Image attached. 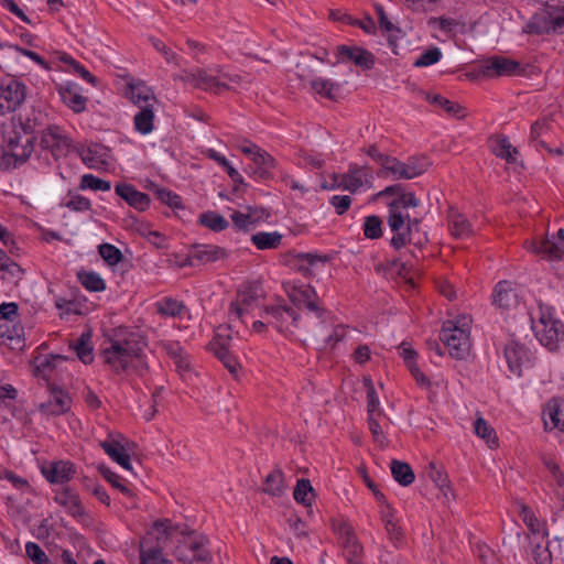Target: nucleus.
I'll list each match as a JSON object with an SVG mask.
<instances>
[{"label":"nucleus","mask_w":564,"mask_h":564,"mask_svg":"<svg viewBox=\"0 0 564 564\" xmlns=\"http://www.w3.org/2000/svg\"><path fill=\"white\" fill-rule=\"evenodd\" d=\"M230 217L234 226L239 230H249L260 220V216L241 212H234Z\"/></svg>","instance_id":"680f3d73"},{"label":"nucleus","mask_w":564,"mask_h":564,"mask_svg":"<svg viewBox=\"0 0 564 564\" xmlns=\"http://www.w3.org/2000/svg\"><path fill=\"white\" fill-rule=\"evenodd\" d=\"M54 500L58 505L66 508L68 513L72 514L73 517L84 514V508L82 506L78 494L68 487L56 492Z\"/></svg>","instance_id":"bb28decb"},{"label":"nucleus","mask_w":564,"mask_h":564,"mask_svg":"<svg viewBox=\"0 0 564 564\" xmlns=\"http://www.w3.org/2000/svg\"><path fill=\"white\" fill-rule=\"evenodd\" d=\"M425 99L435 105L441 107L445 112H447L449 116H453L457 119H463L466 117L465 108L462 107L459 104L452 101L442 95L438 94H425Z\"/></svg>","instance_id":"c9c22d12"},{"label":"nucleus","mask_w":564,"mask_h":564,"mask_svg":"<svg viewBox=\"0 0 564 564\" xmlns=\"http://www.w3.org/2000/svg\"><path fill=\"white\" fill-rule=\"evenodd\" d=\"M0 97L7 102V109L17 110L26 98V86L17 79H9L0 85Z\"/></svg>","instance_id":"2eb2a0df"},{"label":"nucleus","mask_w":564,"mask_h":564,"mask_svg":"<svg viewBox=\"0 0 564 564\" xmlns=\"http://www.w3.org/2000/svg\"><path fill=\"white\" fill-rule=\"evenodd\" d=\"M534 252L547 260L564 259V241H558L555 237L545 238L534 247Z\"/></svg>","instance_id":"c85d7f7f"},{"label":"nucleus","mask_w":564,"mask_h":564,"mask_svg":"<svg viewBox=\"0 0 564 564\" xmlns=\"http://www.w3.org/2000/svg\"><path fill=\"white\" fill-rule=\"evenodd\" d=\"M336 50L339 57L338 62L349 61L362 70H370L375 67V55L364 47L338 45Z\"/></svg>","instance_id":"4468645a"},{"label":"nucleus","mask_w":564,"mask_h":564,"mask_svg":"<svg viewBox=\"0 0 564 564\" xmlns=\"http://www.w3.org/2000/svg\"><path fill=\"white\" fill-rule=\"evenodd\" d=\"M83 161L90 167L97 165H108L110 160V150L100 143H90L82 153Z\"/></svg>","instance_id":"a878e982"},{"label":"nucleus","mask_w":564,"mask_h":564,"mask_svg":"<svg viewBox=\"0 0 564 564\" xmlns=\"http://www.w3.org/2000/svg\"><path fill=\"white\" fill-rule=\"evenodd\" d=\"M156 311L161 316L178 317L185 310L183 302L172 297H164L155 304Z\"/></svg>","instance_id":"a18cd8bd"},{"label":"nucleus","mask_w":564,"mask_h":564,"mask_svg":"<svg viewBox=\"0 0 564 564\" xmlns=\"http://www.w3.org/2000/svg\"><path fill=\"white\" fill-rule=\"evenodd\" d=\"M550 130V122L546 119L538 120L531 126L530 140L532 142H536V147H542L549 152L552 151L551 148L546 145V142L541 139Z\"/></svg>","instance_id":"6e6d98bb"},{"label":"nucleus","mask_w":564,"mask_h":564,"mask_svg":"<svg viewBox=\"0 0 564 564\" xmlns=\"http://www.w3.org/2000/svg\"><path fill=\"white\" fill-rule=\"evenodd\" d=\"M364 235L368 239H378L382 236V220L379 216L371 215L365 218Z\"/></svg>","instance_id":"bf43d9fd"},{"label":"nucleus","mask_w":564,"mask_h":564,"mask_svg":"<svg viewBox=\"0 0 564 564\" xmlns=\"http://www.w3.org/2000/svg\"><path fill=\"white\" fill-rule=\"evenodd\" d=\"M519 303V296L510 281H499L492 293V304L500 310H511Z\"/></svg>","instance_id":"a211bd4d"},{"label":"nucleus","mask_w":564,"mask_h":564,"mask_svg":"<svg viewBox=\"0 0 564 564\" xmlns=\"http://www.w3.org/2000/svg\"><path fill=\"white\" fill-rule=\"evenodd\" d=\"M311 87L316 94L330 100H335L340 90V84L321 77L313 79Z\"/></svg>","instance_id":"c03bdc74"},{"label":"nucleus","mask_w":564,"mask_h":564,"mask_svg":"<svg viewBox=\"0 0 564 564\" xmlns=\"http://www.w3.org/2000/svg\"><path fill=\"white\" fill-rule=\"evenodd\" d=\"M475 433L486 441L489 447L498 446V437L496 431L482 419L479 417L474 424Z\"/></svg>","instance_id":"864d4df0"},{"label":"nucleus","mask_w":564,"mask_h":564,"mask_svg":"<svg viewBox=\"0 0 564 564\" xmlns=\"http://www.w3.org/2000/svg\"><path fill=\"white\" fill-rule=\"evenodd\" d=\"M230 326L221 328L219 327L216 335L209 343V349L214 355L223 362V365L232 375H237L239 369V362L230 354L229 345L231 341V335L229 334Z\"/></svg>","instance_id":"9d476101"},{"label":"nucleus","mask_w":564,"mask_h":564,"mask_svg":"<svg viewBox=\"0 0 564 564\" xmlns=\"http://www.w3.org/2000/svg\"><path fill=\"white\" fill-rule=\"evenodd\" d=\"M429 478L441 489H449V481L447 475L436 466L435 463L431 462L427 466Z\"/></svg>","instance_id":"e2e57ef3"},{"label":"nucleus","mask_w":564,"mask_h":564,"mask_svg":"<svg viewBox=\"0 0 564 564\" xmlns=\"http://www.w3.org/2000/svg\"><path fill=\"white\" fill-rule=\"evenodd\" d=\"M282 235L278 231H260L251 236L252 243L259 250L276 249L282 242Z\"/></svg>","instance_id":"a19ab883"},{"label":"nucleus","mask_w":564,"mask_h":564,"mask_svg":"<svg viewBox=\"0 0 564 564\" xmlns=\"http://www.w3.org/2000/svg\"><path fill=\"white\" fill-rule=\"evenodd\" d=\"M35 137H23L17 133L13 138L8 141V147L11 150V158H14L15 162L22 164L32 154L34 150Z\"/></svg>","instance_id":"5701e85b"},{"label":"nucleus","mask_w":564,"mask_h":564,"mask_svg":"<svg viewBox=\"0 0 564 564\" xmlns=\"http://www.w3.org/2000/svg\"><path fill=\"white\" fill-rule=\"evenodd\" d=\"M505 356L510 371L521 376L522 366L529 361L528 349L517 341H510L505 348Z\"/></svg>","instance_id":"4be33fe9"},{"label":"nucleus","mask_w":564,"mask_h":564,"mask_svg":"<svg viewBox=\"0 0 564 564\" xmlns=\"http://www.w3.org/2000/svg\"><path fill=\"white\" fill-rule=\"evenodd\" d=\"M523 70L520 63L503 56H492L481 65V74L490 78L520 75Z\"/></svg>","instance_id":"f8f14e48"},{"label":"nucleus","mask_w":564,"mask_h":564,"mask_svg":"<svg viewBox=\"0 0 564 564\" xmlns=\"http://www.w3.org/2000/svg\"><path fill=\"white\" fill-rule=\"evenodd\" d=\"M441 340L448 348L449 355L455 359H464L470 348L468 332L448 321L444 324L441 335Z\"/></svg>","instance_id":"0eeeda50"},{"label":"nucleus","mask_w":564,"mask_h":564,"mask_svg":"<svg viewBox=\"0 0 564 564\" xmlns=\"http://www.w3.org/2000/svg\"><path fill=\"white\" fill-rule=\"evenodd\" d=\"M185 82L193 84L194 86L202 88L207 91L219 94L223 90L229 89V85L225 82H220L217 77L208 74L205 69H197L195 73H188L184 77Z\"/></svg>","instance_id":"aec40b11"},{"label":"nucleus","mask_w":564,"mask_h":564,"mask_svg":"<svg viewBox=\"0 0 564 564\" xmlns=\"http://www.w3.org/2000/svg\"><path fill=\"white\" fill-rule=\"evenodd\" d=\"M116 194L121 197L129 206L139 212H144L150 206V197L148 194L138 191L133 185L127 183H118L115 186Z\"/></svg>","instance_id":"f3484780"},{"label":"nucleus","mask_w":564,"mask_h":564,"mask_svg":"<svg viewBox=\"0 0 564 564\" xmlns=\"http://www.w3.org/2000/svg\"><path fill=\"white\" fill-rule=\"evenodd\" d=\"M293 497L296 502L310 508L312 498L315 497L311 481L306 478L299 479L294 488Z\"/></svg>","instance_id":"de8ad7c7"},{"label":"nucleus","mask_w":564,"mask_h":564,"mask_svg":"<svg viewBox=\"0 0 564 564\" xmlns=\"http://www.w3.org/2000/svg\"><path fill=\"white\" fill-rule=\"evenodd\" d=\"M63 102L74 112L80 113L86 109L87 98L84 97L75 83L67 82L58 87Z\"/></svg>","instance_id":"412c9836"},{"label":"nucleus","mask_w":564,"mask_h":564,"mask_svg":"<svg viewBox=\"0 0 564 564\" xmlns=\"http://www.w3.org/2000/svg\"><path fill=\"white\" fill-rule=\"evenodd\" d=\"M442 57V52L438 47H432L424 51L419 58L415 59L413 65L415 67H426L437 63Z\"/></svg>","instance_id":"69168bd1"},{"label":"nucleus","mask_w":564,"mask_h":564,"mask_svg":"<svg viewBox=\"0 0 564 564\" xmlns=\"http://www.w3.org/2000/svg\"><path fill=\"white\" fill-rule=\"evenodd\" d=\"M90 338L91 336L89 333H83L77 339L76 344L72 346L76 351L78 359L85 365H90L94 361Z\"/></svg>","instance_id":"37998d69"},{"label":"nucleus","mask_w":564,"mask_h":564,"mask_svg":"<svg viewBox=\"0 0 564 564\" xmlns=\"http://www.w3.org/2000/svg\"><path fill=\"white\" fill-rule=\"evenodd\" d=\"M275 166V159L267 151H261L258 156L253 158L252 164L249 166V171L257 180H269L272 177V171Z\"/></svg>","instance_id":"b1692460"},{"label":"nucleus","mask_w":564,"mask_h":564,"mask_svg":"<svg viewBox=\"0 0 564 564\" xmlns=\"http://www.w3.org/2000/svg\"><path fill=\"white\" fill-rule=\"evenodd\" d=\"M149 41L151 42L153 48L160 54H162L166 63L178 65L177 54L173 52L169 46H166L163 41L154 36H151Z\"/></svg>","instance_id":"0e129e2a"},{"label":"nucleus","mask_w":564,"mask_h":564,"mask_svg":"<svg viewBox=\"0 0 564 564\" xmlns=\"http://www.w3.org/2000/svg\"><path fill=\"white\" fill-rule=\"evenodd\" d=\"M75 465L68 460H57L50 463L42 468V474L51 484H66L75 475Z\"/></svg>","instance_id":"dca6fc26"},{"label":"nucleus","mask_w":564,"mask_h":564,"mask_svg":"<svg viewBox=\"0 0 564 564\" xmlns=\"http://www.w3.org/2000/svg\"><path fill=\"white\" fill-rule=\"evenodd\" d=\"M391 474L393 479L401 486L406 487L410 486L414 479V473L411 466L408 463L392 459L391 462Z\"/></svg>","instance_id":"58836bf2"},{"label":"nucleus","mask_w":564,"mask_h":564,"mask_svg":"<svg viewBox=\"0 0 564 564\" xmlns=\"http://www.w3.org/2000/svg\"><path fill=\"white\" fill-rule=\"evenodd\" d=\"M420 200L411 192L401 198H393L388 203V217L387 223L390 230L393 232L390 245L399 250L413 242L412 231L417 229L421 219L417 217L411 218L408 213L403 210L410 207H417Z\"/></svg>","instance_id":"f03ea898"},{"label":"nucleus","mask_w":564,"mask_h":564,"mask_svg":"<svg viewBox=\"0 0 564 564\" xmlns=\"http://www.w3.org/2000/svg\"><path fill=\"white\" fill-rule=\"evenodd\" d=\"M431 162L426 156H412L404 162L403 180H411L422 175L430 167Z\"/></svg>","instance_id":"ea45409f"},{"label":"nucleus","mask_w":564,"mask_h":564,"mask_svg":"<svg viewBox=\"0 0 564 564\" xmlns=\"http://www.w3.org/2000/svg\"><path fill=\"white\" fill-rule=\"evenodd\" d=\"M376 14H377V18H378V23H379V26L382 31L389 33L388 35V43H389V46L391 47L392 52L398 55V51H397V47H398V44H397V41L399 39L398 35H395L394 33H401V30L400 28L395 26L388 18L387 13H386V10L380 4H377L376 6Z\"/></svg>","instance_id":"7c9ffc66"},{"label":"nucleus","mask_w":564,"mask_h":564,"mask_svg":"<svg viewBox=\"0 0 564 564\" xmlns=\"http://www.w3.org/2000/svg\"><path fill=\"white\" fill-rule=\"evenodd\" d=\"M489 142L490 150L496 156L506 160L508 163L514 162V155L518 154V150L512 147L507 137L497 135L491 138Z\"/></svg>","instance_id":"72a5a7b5"},{"label":"nucleus","mask_w":564,"mask_h":564,"mask_svg":"<svg viewBox=\"0 0 564 564\" xmlns=\"http://www.w3.org/2000/svg\"><path fill=\"white\" fill-rule=\"evenodd\" d=\"M175 546V556L184 564H210L212 554L206 547V539L193 533L185 534Z\"/></svg>","instance_id":"20e7f679"},{"label":"nucleus","mask_w":564,"mask_h":564,"mask_svg":"<svg viewBox=\"0 0 564 564\" xmlns=\"http://www.w3.org/2000/svg\"><path fill=\"white\" fill-rule=\"evenodd\" d=\"M198 221L200 225L215 232L223 231L229 227V221L224 216L216 212L203 213L199 216Z\"/></svg>","instance_id":"49530a36"},{"label":"nucleus","mask_w":564,"mask_h":564,"mask_svg":"<svg viewBox=\"0 0 564 564\" xmlns=\"http://www.w3.org/2000/svg\"><path fill=\"white\" fill-rule=\"evenodd\" d=\"M524 32L538 35L553 32L550 8L535 13L527 23Z\"/></svg>","instance_id":"c756f323"},{"label":"nucleus","mask_w":564,"mask_h":564,"mask_svg":"<svg viewBox=\"0 0 564 564\" xmlns=\"http://www.w3.org/2000/svg\"><path fill=\"white\" fill-rule=\"evenodd\" d=\"M48 399L37 405L39 411L48 416H58L67 413L72 408V398L65 390L48 383Z\"/></svg>","instance_id":"9b49d317"},{"label":"nucleus","mask_w":564,"mask_h":564,"mask_svg":"<svg viewBox=\"0 0 564 564\" xmlns=\"http://www.w3.org/2000/svg\"><path fill=\"white\" fill-rule=\"evenodd\" d=\"M262 491L272 497H281L284 494V476L281 469H274L265 477Z\"/></svg>","instance_id":"4c0bfd02"},{"label":"nucleus","mask_w":564,"mask_h":564,"mask_svg":"<svg viewBox=\"0 0 564 564\" xmlns=\"http://www.w3.org/2000/svg\"><path fill=\"white\" fill-rule=\"evenodd\" d=\"M98 471L100 475L116 489H118L122 495L126 497H132L133 491L124 484L123 479L112 471L108 466L106 465H99Z\"/></svg>","instance_id":"09e8293b"},{"label":"nucleus","mask_w":564,"mask_h":564,"mask_svg":"<svg viewBox=\"0 0 564 564\" xmlns=\"http://www.w3.org/2000/svg\"><path fill=\"white\" fill-rule=\"evenodd\" d=\"M98 252L100 257L107 262L109 265H117L123 259V254L116 246L110 243H101L98 247Z\"/></svg>","instance_id":"052dcab7"},{"label":"nucleus","mask_w":564,"mask_h":564,"mask_svg":"<svg viewBox=\"0 0 564 564\" xmlns=\"http://www.w3.org/2000/svg\"><path fill=\"white\" fill-rule=\"evenodd\" d=\"M78 279L84 288L90 292H101L106 289L104 279L96 272H79Z\"/></svg>","instance_id":"5fc2aeb1"},{"label":"nucleus","mask_w":564,"mask_h":564,"mask_svg":"<svg viewBox=\"0 0 564 564\" xmlns=\"http://www.w3.org/2000/svg\"><path fill=\"white\" fill-rule=\"evenodd\" d=\"M130 98L137 105H153L156 102L155 96L151 93V90L143 86H132L130 89Z\"/></svg>","instance_id":"4d7b16f0"},{"label":"nucleus","mask_w":564,"mask_h":564,"mask_svg":"<svg viewBox=\"0 0 564 564\" xmlns=\"http://www.w3.org/2000/svg\"><path fill=\"white\" fill-rule=\"evenodd\" d=\"M26 555L34 564H48L50 560L41 546L34 542H28L25 545Z\"/></svg>","instance_id":"338daca9"},{"label":"nucleus","mask_w":564,"mask_h":564,"mask_svg":"<svg viewBox=\"0 0 564 564\" xmlns=\"http://www.w3.org/2000/svg\"><path fill=\"white\" fill-rule=\"evenodd\" d=\"M547 420L551 421L553 427L564 432V399H553L547 403L543 411L545 425H547Z\"/></svg>","instance_id":"473e14b6"},{"label":"nucleus","mask_w":564,"mask_h":564,"mask_svg":"<svg viewBox=\"0 0 564 564\" xmlns=\"http://www.w3.org/2000/svg\"><path fill=\"white\" fill-rule=\"evenodd\" d=\"M135 130L141 134H148L154 129L153 105H140V110L133 118Z\"/></svg>","instance_id":"f704fd0d"},{"label":"nucleus","mask_w":564,"mask_h":564,"mask_svg":"<svg viewBox=\"0 0 564 564\" xmlns=\"http://www.w3.org/2000/svg\"><path fill=\"white\" fill-rule=\"evenodd\" d=\"M150 189L153 191L155 197L161 203L167 205L169 207H171L173 209L183 208L182 198L176 193H174L165 187H160L155 184H152Z\"/></svg>","instance_id":"3c124183"},{"label":"nucleus","mask_w":564,"mask_h":564,"mask_svg":"<svg viewBox=\"0 0 564 564\" xmlns=\"http://www.w3.org/2000/svg\"><path fill=\"white\" fill-rule=\"evenodd\" d=\"M40 145L42 149L51 151L54 156H61L66 153L69 144L61 129L54 126L43 131Z\"/></svg>","instance_id":"6ab92c4d"},{"label":"nucleus","mask_w":564,"mask_h":564,"mask_svg":"<svg viewBox=\"0 0 564 564\" xmlns=\"http://www.w3.org/2000/svg\"><path fill=\"white\" fill-rule=\"evenodd\" d=\"M546 538H530V553L533 561L536 564H551L552 563V553L549 549V541Z\"/></svg>","instance_id":"e433bc0d"},{"label":"nucleus","mask_w":564,"mask_h":564,"mask_svg":"<svg viewBox=\"0 0 564 564\" xmlns=\"http://www.w3.org/2000/svg\"><path fill=\"white\" fill-rule=\"evenodd\" d=\"M533 330L539 341L550 350H555L558 343L564 340V324L554 317L552 306L541 302L536 321L533 322Z\"/></svg>","instance_id":"7ed1b4c3"},{"label":"nucleus","mask_w":564,"mask_h":564,"mask_svg":"<svg viewBox=\"0 0 564 564\" xmlns=\"http://www.w3.org/2000/svg\"><path fill=\"white\" fill-rule=\"evenodd\" d=\"M260 317L265 319L280 333H293L294 329L303 327L302 317L290 306L278 303L273 305L263 306Z\"/></svg>","instance_id":"39448f33"},{"label":"nucleus","mask_w":564,"mask_h":564,"mask_svg":"<svg viewBox=\"0 0 564 564\" xmlns=\"http://www.w3.org/2000/svg\"><path fill=\"white\" fill-rule=\"evenodd\" d=\"M404 162H401L394 156L388 155L381 164V170L378 172L379 177L391 175L393 180L403 178Z\"/></svg>","instance_id":"8fccbe9b"},{"label":"nucleus","mask_w":564,"mask_h":564,"mask_svg":"<svg viewBox=\"0 0 564 564\" xmlns=\"http://www.w3.org/2000/svg\"><path fill=\"white\" fill-rule=\"evenodd\" d=\"M147 540L141 543L140 564H171L163 557L162 547L159 544L147 547Z\"/></svg>","instance_id":"79ce46f5"},{"label":"nucleus","mask_w":564,"mask_h":564,"mask_svg":"<svg viewBox=\"0 0 564 564\" xmlns=\"http://www.w3.org/2000/svg\"><path fill=\"white\" fill-rule=\"evenodd\" d=\"M228 257L226 249L214 245L197 246L192 252V259L204 263L215 262Z\"/></svg>","instance_id":"2f4dec72"},{"label":"nucleus","mask_w":564,"mask_h":564,"mask_svg":"<svg viewBox=\"0 0 564 564\" xmlns=\"http://www.w3.org/2000/svg\"><path fill=\"white\" fill-rule=\"evenodd\" d=\"M260 297V285L257 283H248L242 285L237 294L236 299L230 303L228 308L229 321L239 319L245 323V315L250 313L256 306H258V300Z\"/></svg>","instance_id":"6e6552de"},{"label":"nucleus","mask_w":564,"mask_h":564,"mask_svg":"<svg viewBox=\"0 0 564 564\" xmlns=\"http://www.w3.org/2000/svg\"><path fill=\"white\" fill-rule=\"evenodd\" d=\"M145 336L128 327H117L108 338V346L100 350V357L115 375L133 369L138 375L148 370L144 350Z\"/></svg>","instance_id":"f257e3e1"},{"label":"nucleus","mask_w":564,"mask_h":564,"mask_svg":"<svg viewBox=\"0 0 564 564\" xmlns=\"http://www.w3.org/2000/svg\"><path fill=\"white\" fill-rule=\"evenodd\" d=\"M447 219L448 228L455 238L464 239L473 235L470 223L456 208L451 207L448 209Z\"/></svg>","instance_id":"393cba45"},{"label":"nucleus","mask_w":564,"mask_h":564,"mask_svg":"<svg viewBox=\"0 0 564 564\" xmlns=\"http://www.w3.org/2000/svg\"><path fill=\"white\" fill-rule=\"evenodd\" d=\"M126 438L122 434L109 433L108 438L101 441L99 446L105 453L117 464H119L126 470H132L130 455L124 448L122 441Z\"/></svg>","instance_id":"ddd939ff"},{"label":"nucleus","mask_w":564,"mask_h":564,"mask_svg":"<svg viewBox=\"0 0 564 564\" xmlns=\"http://www.w3.org/2000/svg\"><path fill=\"white\" fill-rule=\"evenodd\" d=\"M553 33H564V7L554 4L550 7Z\"/></svg>","instance_id":"774afa93"},{"label":"nucleus","mask_w":564,"mask_h":564,"mask_svg":"<svg viewBox=\"0 0 564 564\" xmlns=\"http://www.w3.org/2000/svg\"><path fill=\"white\" fill-rule=\"evenodd\" d=\"M334 178L335 181L339 178V182L334 184L333 187L337 186L345 191L356 193L362 187L370 188L372 186L373 174L369 166H360L356 163H351L349 164L346 173L341 174L340 176L335 175Z\"/></svg>","instance_id":"1a4fd4ad"},{"label":"nucleus","mask_w":564,"mask_h":564,"mask_svg":"<svg viewBox=\"0 0 564 564\" xmlns=\"http://www.w3.org/2000/svg\"><path fill=\"white\" fill-rule=\"evenodd\" d=\"M79 187L82 189H93V191H101L107 192L111 188V183L109 181L99 178L93 174H84L80 180Z\"/></svg>","instance_id":"13d9d810"},{"label":"nucleus","mask_w":564,"mask_h":564,"mask_svg":"<svg viewBox=\"0 0 564 564\" xmlns=\"http://www.w3.org/2000/svg\"><path fill=\"white\" fill-rule=\"evenodd\" d=\"M286 293L291 302L301 307L307 308V314H314L321 323H325L329 313L319 304L318 295L315 289L310 284H292L286 288Z\"/></svg>","instance_id":"423d86ee"},{"label":"nucleus","mask_w":564,"mask_h":564,"mask_svg":"<svg viewBox=\"0 0 564 564\" xmlns=\"http://www.w3.org/2000/svg\"><path fill=\"white\" fill-rule=\"evenodd\" d=\"M519 516L531 533L529 535V539L530 538L535 539L541 535H542V538L549 536V531L546 529L545 522H541L536 518V516L534 514V512L532 511V509L530 507H528L525 505H521Z\"/></svg>","instance_id":"cd10ccee"},{"label":"nucleus","mask_w":564,"mask_h":564,"mask_svg":"<svg viewBox=\"0 0 564 564\" xmlns=\"http://www.w3.org/2000/svg\"><path fill=\"white\" fill-rule=\"evenodd\" d=\"M299 270L305 275H312V268L317 263H326L328 261L327 256H318L316 253H300L297 257Z\"/></svg>","instance_id":"603ef678"}]
</instances>
